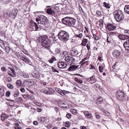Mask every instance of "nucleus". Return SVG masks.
Segmentation results:
<instances>
[{"label": "nucleus", "mask_w": 129, "mask_h": 129, "mask_svg": "<svg viewBox=\"0 0 129 129\" xmlns=\"http://www.w3.org/2000/svg\"><path fill=\"white\" fill-rule=\"evenodd\" d=\"M62 23L69 26H73L75 25L76 20L74 18L70 17H66L62 19Z\"/></svg>", "instance_id": "1"}, {"label": "nucleus", "mask_w": 129, "mask_h": 129, "mask_svg": "<svg viewBox=\"0 0 129 129\" xmlns=\"http://www.w3.org/2000/svg\"><path fill=\"white\" fill-rule=\"evenodd\" d=\"M58 36L59 40L63 42L67 41L70 38V35L69 33L64 30L60 31Z\"/></svg>", "instance_id": "2"}, {"label": "nucleus", "mask_w": 129, "mask_h": 129, "mask_svg": "<svg viewBox=\"0 0 129 129\" xmlns=\"http://www.w3.org/2000/svg\"><path fill=\"white\" fill-rule=\"evenodd\" d=\"M51 41V39L47 38V36L46 35L42 37L39 39V42L41 43V45L47 48L49 46Z\"/></svg>", "instance_id": "3"}, {"label": "nucleus", "mask_w": 129, "mask_h": 129, "mask_svg": "<svg viewBox=\"0 0 129 129\" xmlns=\"http://www.w3.org/2000/svg\"><path fill=\"white\" fill-rule=\"evenodd\" d=\"M36 21L38 22V24L39 25V26H41V27L42 26H41V25H44L48 23V20L47 18L42 15H39L38 18H36Z\"/></svg>", "instance_id": "4"}, {"label": "nucleus", "mask_w": 129, "mask_h": 129, "mask_svg": "<svg viewBox=\"0 0 129 129\" xmlns=\"http://www.w3.org/2000/svg\"><path fill=\"white\" fill-rule=\"evenodd\" d=\"M114 18L117 21L119 22L123 19L124 18L123 14L120 10H116L113 13Z\"/></svg>", "instance_id": "5"}, {"label": "nucleus", "mask_w": 129, "mask_h": 129, "mask_svg": "<svg viewBox=\"0 0 129 129\" xmlns=\"http://www.w3.org/2000/svg\"><path fill=\"white\" fill-rule=\"evenodd\" d=\"M30 25L29 26V30L30 31L39 30L41 29V26L34 21L30 22Z\"/></svg>", "instance_id": "6"}, {"label": "nucleus", "mask_w": 129, "mask_h": 129, "mask_svg": "<svg viewBox=\"0 0 129 129\" xmlns=\"http://www.w3.org/2000/svg\"><path fill=\"white\" fill-rule=\"evenodd\" d=\"M64 59L70 65L74 64L75 62V58L71 56H68L65 57Z\"/></svg>", "instance_id": "7"}, {"label": "nucleus", "mask_w": 129, "mask_h": 129, "mask_svg": "<svg viewBox=\"0 0 129 129\" xmlns=\"http://www.w3.org/2000/svg\"><path fill=\"white\" fill-rule=\"evenodd\" d=\"M112 54L114 58H118L121 54V49L119 48L118 49H116L112 52Z\"/></svg>", "instance_id": "8"}, {"label": "nucleus", "mask_w": 129, "mask_h": 129, "mask_svg": "<svg viewBox=\"0 0 129 129\" xmlns=\"http://www.w3.org/2000/svg\"><path fill=\"white\" fill-rule=\"evenodd\" d=\"M116 96L117 99L120 100H123L125 98L124 94L122 91L120 90H117Z\"/></svg>", "instance_id": "9"}, {"label": "nucleus", "mask_w": 129, "mask_h": 129, "mask_svg": "<svg viewBox=\"0 0 129 129\" xmlns=\"http://www.w3.org/2000/svg\"><path fill=\"white\" fill-rule=\"evenodd\" d=\"M58 104L59 106L62 108H67L68 106V105L67 103L63 101H62L61 100H58Z\"/></svg>", "instance_id": "10"}, {"label": "nucleus", "mask_w": 129, "mask_h": 129, "mask_svg": "<svg viewBox=\"0 0 129 129\" xmlns=\"http://www.w3.org/2000/svg\"><path fill=\"white\" fill-rule=\"evenodd\" d=\"M46 13L47 14L52 16V17H54L55 18H56L57 17L53 9L51 8H49L47 9Z\"/></svg>", "instance_id": "11"}, {"label": "nucleus", "mask_w": 129, "mask_h": 129, "mask_svg": "<svg viewBox=\"0 0 129 129\" xmlns=\"http://www.w3.org/2000/svg\"><path fill=\"white\" fill-rule=\"evenodd\" d=\"M116 28V26H114L113 24L110 23H108L106 26V29L109 31L114 30Z\"/></svg>", "instance_id": "12"}, {"label": "nucleus", "mask_w": 129, "mask_h": 129, "mask_svg": "<svg viewBox=\"0 0 129 129\" xmlns=\"http://www.w3.org/2000/svg\"><path fill=\"white\" fill-rule=\"evenodd\" d=\"M58 67L59 68L63 69L67 68V64L63 62H59L57 63Z\"/></svg>", "instance_id": "13"}, {"label": "nucleus", "mask_w": 129, "mask_h": 129, "mask_svg": "<svg viewBox=\"0 0 129 129\" xmlns=\"http://www.w3.org/2000/svg\"><path fill=\"white\" fill-rule=\"evenodd\" d=\"M53 49V48H51V49L50 48L49 50L54 54H56L60 53V50L59 48H56L54 50Z\"/></svg>", "instance_id": "14"}, {"label": "nucleus", "mask_w": 129, "mask_h": 129, "mask_svg": "<svg viewBox=\"0 0 129 129\" xmlns=\"http://www.w3.org/2000/svg\"><path fill=\"white\" fill-rule=\"evenodd\" d=\"M117 36L119 39L121 40L127 39L129 38V36H128L121 34H119Z\"/></svg>", "instance_id": "15"}, {"label": "nucleus", "mask_w": 129, "mask_h": 129, "mask_svg": "<svg viewBox=\"0 0 129 129\" xmlns=\"http://www.w3.org/2000/svg\"><path fill=\"white\" fill-rule=\"evenodd\" d=\"M124 47L126 50L129 52V40L126 41L123 44Z\"/></svg>", "instance_id": "16"}, {"label": "nucleus", "mask_w": 129, "mask_h": 129, "mask_svg": "<svg viewBox=\"0 0 129 129\" xmlns=\"http://www.w3.org/2000/svg\"><path fill=\"white\" fill-rule=\"evenodd\" d=\"M103 98L101 96H99L96 101V104L98 105L102 104L103 102Z\"/></svg>", "instance_id": "17"}, {"label": "nucleus", "mask_w": 129, "mask_h": 129, "mask_svg": "<svg viewBox=\"0 0 129 129\" xmlns=\"http://www.w3.org/2000/svg\"><path fill=\"white\" fill-rule=\"evenodd\" d=\"M23 61L27 63L28 64L30 65L33 66V64L31 61L29 60L27 57L26 56H25L23 60Z\"/></svg>", "instance_id": "18"}, {"label": "nucleus", "mask_w": 129, "mask_h": 129, "mask_svg": "<svg viewBox=\"0 0 129 129\" xmlns=\"http://www.w3.org/2000/svg\"><path fill=\"white\" fill-rule=\"evenodd\" d=\"M78 67V66L75 65L70 66L68 69L70 71H75Z\"/></svg>", "instance_id": "19"}, {"label": "nucleus", "mask_w": 129, "mask_h": 129, "mask_svg": "<svg viewBox=\"0 0 129 129\" xmlns=\"http://www.w3.org/2000/svg\"><path fill=\"white\" fill-rule=\"evenodd\" d=\"M33 76L35 78L38 79L40 75L38 72L35 71L32 74Z\"/></svg>", "instance_id": "20"}, {"label": "nucleus", "mask_w": 129, "mask_h": 129, "mask_svg": "<svg viewBox=\"0 0 129 129\" xmlns=\"http://www.w3.org/2000/svg\"><path fill=\"white\" fill-rule=\"evenodd\" d=\"M53 10L57 17L58 14H59L60 12V10L59 8L57 6L55 7H54Z\"/></svg>", "instance_id": "21"}, {"label": "nucleus", "mask_w": 129, "mask_h": 129, "mask_svg": "<svg viewBox=\"0 0 129 129\" xmlns=\"http://www.w3.org/2000/svg\"><path fill=\"white\" fill-rule=\"evenodd\" d=\"M35 81L36 79H29L26 80V82H29L31 85H34L35 83Z\"/></svg>", "instance_id": "22"}, {"label": "nucleus", "mask_w": 129, "mask_h": 129, "mask_svg": "<svg viewBox=\"0 0 129 129\" xmlns=\"http://www.w3.org/2000/svg\"><path fill=\"white\" fill-rule=\"evenodd\" d=\"M1 120L2 121H4L9 117V116L5 114H2L1 115Z\"/></svg>", "instance_id": "23"}, {"label": "nucleus", "mask_w": 129, "mask_h": 129, "mask_svg": "<svg viewBox=\"0 0 129 129\" xmlns=\"http://www.w3.org/2000/svg\"><path fill=\"white\" fill-rule=\"evenodd\" d=\"M38 120L39 122L41 123H43L45 120V118L43 117H41L40 118H38Z\"/></svg>", "instance_id": "24"}, {"label": "nucleus", "mask_w": 129, "mask_h": 129, "mask_svg": "<svg viewBox=\"0 0 129 129\" xmlns=\"http://www.w3.org/2000/svg\"><path fill=\"white\" fill-rule=\"evenodd\" d=\"M84 115L86 117L89 118L92 116V115L90 113H89L88 111H85L84 113Z\"/></svg>", "instance_id": "25"}, {"label": "nucleus", "mask_w": 129, "mask_h": 129, "mask_svg": "<svg viewBox=\"0 0 129 129\" xmlns=\"http://www.w3.org/2000/svg\"><path fill=\"white\" fill-rule=\"evenodd\" d=\"M54 56L51 57L49 60H48V61L51 63H53V62L56 60Z\"/></svg>", "instance_id": "26"}, {"label": "nucleus", "mask_w": 129, "mask_h": 129, "mask_svg": "<svg viewBox=\"0 0 129 129\" xmlns=\"http://www.w3.org/2000/svg\"><path fill=\"white\" fill-rule=\"evenodd\" d=\"M124 11L125 12L129 14V5H126L124 8Z\"/></svg>", "instance_id": "27"}, {"label": "nucleus", "mask_w": 129, "mask_h": 129, "mask_svg": "<svg viewBox=\"0 0 129 129\" xmlns=\"http://www.w3.org/2000/svg\"><path fill=\"white\" fill-rule=\"evenodd\" d=\"M71 53L75 56L77 55L78 53V51L75 50H72L71 51Z\"/></svg>", "instance_id": "28"}, {"label": "nucleus", "mask_w": 129, "mask_h": 129, "mask_svg": "<svg viewBox=\"0 0 129 129\" xmlns=\"http://www.w3.org/2000/svg\"><path fill=\"white\" fill-rule=\"evenodd\" d=\"M9 101H11L9 103V105L11 107H13L14 105V101L11 100H9Z\"/></svg>", "instance_id": "29"}, {"label": "nucleus", "mask_w": 129, "mask_h": 129, "mask_svg": "<svg viewBox=\"0 0 129 129\" xmlns=\"http://www.w3.org/2000/svg\"><path fill=\"white\" fill-rule=\"evenodd\" d=\"M42 92L47 94H50L49 93V91H47V90L45 88L43 89L42 90Z\"/></svg>", "instance_id": "30"}, {"label": "nucleus", "mask_w": 129, "mask_h": 129, "mask_svg": "<svg viewBox=\"0 0 129 129\" xmlns=\"http://www.w3.org/2000/svg\"><path fill=\"white\" fill-rule=\"evenodd\" d=\"M15 101L18 103H20L22 102L23 100L22 98L19 97L16 98L15 100Z\"/></svg>", "instance_id": "31"}, {"label": "nucleus", "mask_w": 129, "mask_h": 129, "mask_svg": "<svg viewBox=\"0 0 129 129\" xmlns=\"http://www.w3.org/2000/svg\"><path fill=\"white\" fill-rule=\"evenodd\" d=\"M87 41V39H84L82 40V42L81 43L82 45L83 46H85L86 45Z\"/></svg>", "instance_id": "32"}, {"label": "nucleus", "mask_w": 129, "mask_h": 129, "mask_svg": "<svg viewBox=\"0 0 129 129\" xmlns=\"http://www.w3.org/2000/svg\"><path fill=\"white\" fill-rule=\"evenodd\" d=\"M17 56L18 58L23 60L25 57V56H24V55H22L20 54H19L17 55Z\"/></svg>", "instance_id": "33"}, {"label": "nucleus", "mask_w": 129, "mask_h": 129, "mask_svg": "<svg viewBox=\"0 0 129 129\" xmlns=\"http://www.w3.org/2000/svg\"><path fill=\"white\" fill-rule=\"evenodd\" d=\"M104 6V7L106 8H110V5H109L108 4H107L105 2L103 3Z\"/></svg>", "instance_id": "34"}, {"label": "nucleus", "mask_w": 129, "mask_h": 129, "mask_svg": "<svg viewBox=\"0 0 129 129\" xmlns=\"http://www.w3.org/2000/svg\"><path fill=\"white\" fill-rule=\"evenodd\" d=\"M61 93H60L59 94H60L62 95L63 96L64 95H66V94L67 93L66 92H68V91H66L64 90L62 91L61 90V91H60Z\"/></svg>", "instance_id": "35"}, {"label": "nucleus", "mask_w": 129, "mask_h": 129, "mask_svg": "<svg viewBox=\"0 0 129 129\" xmlns=\"http://www.w3.org/2000/svg\"><path fill=\"white\" fill-rule=\"evenodd\" d=\"M7 87L9 89H12L13 88V85L10 83H9L7 84Z\"/></svg>", "instance_id": "36"}, {"label": "nucleus", "mask_w": 129, "mask_h": 129, "mask_svg": "<svg viewBox=\"0 0 129 129\" xmlns=\"http://www.w3.org/2000/svg\"><path fill=\"white\" fill-rule=\"evenodd\" d=\"M10 48L9 47L6 46L5 47V51L6 52L8 53H9L10 52Z\"/></svg>", "instance_id": "37"}, {"label": "nucleus", "mask_w": 129, "mask_h": 129, "mask_svg": "<svg viewBox=\"0 0 129 129\" xmlns=\"http://www.w3.org/2000/svg\"><path fill=\"white\" fill-rule=\"evenodd\" d=\"M28 96V98L30 100H32L34 98V96L31 95L30 94Z\"/></svg>", "instance_id": "38"}, {"label": "nucleus", "mask_w": 129, "mask_h": 129, "mask_svg": "<svg viewBox=\"0 0 129 129\" xmlns=\"http://www.w3.org/2000/svg\"><path fill=\"white\" fill-rule=\"evenodd\" d=\"M11 71L13 73V76H12V77H14L16 76V75L15 74V72L14 71V69L13 68H9Z\"/></svg>", "instance_id": "39"}, {"label": "nucleus", "mask_w": 129, "mask_h": 129, "mask_svg": "<svg viewBox=\"0 0 129 129\" xmlns=\"http://www.w3.org/2000/svg\"><path fill=\"white\" fill-rule=\"evenodd\" d=\"M71 112L73 114L75 115L77 113V111L74 109H71Z\"/></svg>", "instance_id": "40"}, {"label": "nucleus", "mask_w": 129, "mask_h": 129, "mask_svg": "<svg viewBox=\"0 0 129 129\" xmlns=\"http://www.w3.org/2000/svg\"><path fill=\"white\" fill-rule=\"evenodd\" d=\"M52 71L53 72H57L58 73H59V72L57 70L55 69V68L53 67H52Z\"/></svg>", "instance_id": "41"}, {"label": "nucleus", "mask_w": 129, "mask_h": 129, "mask_svg": "<svg viewBox=\"0 0 129 129\" xmlns=\"http://www.w3.org/2000/svg\"><path fill=\"white\" fill-rule=\"evenodd\" d=\"M21 81L20 80H18L16 82L17 85L18 86H20L21 85Z\"/></svg>", "instance_id": "42"}, {"label": "nucleus", "mask_w": 129, "mask_h": 129, "mask_svg": "<svg viewBox=\"0 0 129 129\" xmlns=\"http://www.w3.org/2000/svg\"><path fill=\"white\" fill-rule=\"evenodd\" d=\"M76 37H78L79 38H81L82 37V33L75 35Z\"/></svg>", "instance_id": "43"}, {"label": "nucleus", "mask_w": 129, "mask_h": 129, "mask_svg": "<svg viewBox=\"0 0 129 129\" xmlns=\"http://www.w3.org/2000/svg\"><path fill=\"white\" fill-rule=\"evenodd\" d=\"M100 24H99V26L101 27H102L103 25V21L101 20L99 21Z\"/></svg>", "instance_id": "44"}, {"label": "nucleus", "mask_w": 129, "mask_h": 129, "mask_svg": "<svg viewBox=\"0 0 129 129\" xmlns=\"http://www.w3.org/2000/svg\"><path fill=\"white\" fill-rule=\"evenodd\" d=\"M93 36L95 39V40H98L100 38L99 36H97L95 35V34H93Z\"/></svg>", "instance_id": "45"}, {"label": "nucleus", "mask_w": 129, "mask_h": 129, "mask_svg": "<svg viewBox=\"0 0 129 129\" xmlns=\"http://www.w3.org/2000/svg\"><path fill=\"white\" fill-rule=\"evenodd\" d=\"M23 76L25 78H28L29 77L28 75L27 74H24L23 75Z\"/></svg>", "instance_id": "46"}, {"label": "nucleus", "mask_w": 129, "mask_h": 129, "mask_svg": "<svg viewBox=\"0 0 129 129\" xmlns=\"http://www.w3.org/2000/svg\"><path fill=\"white\" fill-rule=\"evenodd\" d=\"M55 90L58 93H61L60 91H61V90L59 88H55Z\"/></svg>", "instance_id": "47"}, {"label": "nucleus", "mask_w": 129, "mask_h": 129, "mask_svg": "<svg viewBox=\"0 0 129 129\" xmlns=\"http://www.w3.org/2000/svg\"><path fill=\"white\" fill-rule=\"evenodd\" d=\"M110 34L111 35H116L118 34V33L117 32H111L110 33Z\"/></svg>", "instance_id": "48"}, {"label": "nucleus", "mask_w": 129, "mask_h": 129, "mask_svg": "<svg viewBox=\"0 0 129 129\" xmlns=\"http://www.w3.org/2000/svg\"><path fill=\"white\" fill-rule=\"evenodd\" d=\"M66 125L65 126L68 127H69L70 126V123L69 122L67 121L66 122Z\"/></svg>", "instance_id": "49"}, {"label": "nucleus", "mask_w": 129, "mask_h": 129, "mask_svg": "<svg viewBox=\"0 0 129 129\" xmlns=\"http://www.w3.org/2000/svg\"><path fill=\"white\" fill-rule=\"evenodd\" d=\"M107 42L110 43L111 42V38H109L108 36L107 35Z\"/></svg>", "instance_id": "50"}, {"label": "nucleus", "mask_w": 129, "mask_h": 129, "mask_svg": "<svg viewBox=\"0 0 129 129\" xmlns=\"http://www.w3.org/2000/svg\"><path fill=\"white\" fill-rule=\"evenodd\" d=\"M103 68L102 66H100L99 67V69L100 72H103Z\"/></svg>", "instance_id": "51"}, {"label": "nucleus", "mask_w": 129, "mask_h": 129, "mask_svg": "<svg viewBox=\"0 0 129 129\" xmlns=\"http://www.w3.org/2000/svg\"><path fill=\"white\" fill-rule=\"evenodd\" d=\"M95 77L94 76H92L91 77H90V78L91 81H93L95 80Z\"/></svg>", "instance_id": "52"}, {"label": "nucleus", "mask_w": 129, "mask_h": 129, "mask_svg": "<svg viewBox=\"0 0 129 129\" xmlns=\"http://www.w3.org/2000/svg\"><path fill=\"white\" fill-rule=\"evenodd\" d=\"M66 116L68 118H70L71 117V114L70 113H68L66 115Z\"/></svg>", "instance_id": "53"}, {"label": "nucleus", "mask_w": 129, "mask_h": 129, "mask_svg": "<svg viewBox=\"0 0 129 129\" xmlns=\"http://www.w3.org/2000/svg\"><path fill=\"white\" fill-rule=\"evenodd\" d=\"M94 114L96 118L99 119L100 118L101 116H100L99 115H98L97 113H95Z\"/></svg>", "instance_id": "54"}, {"label": "nucleus", "mask_w": 129, "mask_h": 129, "mask_svg": "<svg viewBox=\"0 0 129 129\" xmlns=\"http://www.w3.org/2000/svg\"><path fill=\"white\" fill-rule=\"evenodd\" d=\"M90 44H87L86 45V47L87 48V50H90Z\"/></svg>", "instance_id": "55"}, {"label": "nucleus", "mask_w": 129, "mask_h": 129, "mask_svg": "<svg viewBox=\"0 0 129 129\" xmlns=\"http://www.w3.org/2000/svg\"><path fill=\"white\" fill-rule=\"evenodd\" d=\"M96 13L97 15H99V16L101 15V12L98 10H97L96 12Z\"/></svg>", "instance_id": "56"}, {"label": "nucleus", "mask_w": 129, "mask_h": 129, "mask_svg": "<svg viewBox=\"0 0 129 129\" xmlns=\"http://www.w3.org/2000/svg\"><path fill=\"white\" fill-rule=\"evenodd\" d=\"M94 86L96 88H99L100 86V85L98 83H96L94 84Z\"/></svg>", "instance_id": "57"}, {"label": "nucleus", "mask_w": 129, "mask_h": 129, "mask_svg": "<svg viewBox=\"0 0 129 129\" xmlns=\"http://www.w3.org/2000/svg\"><path fill=\"white\" fill-rule=\"evenodd\" d=\"M10 92L9 91H8L6 92V95L7 97H9L10 96Z\"/></svg>", "instance_id": "58"}, {"label": "nucleus", "mask_w": 129, "mask_h": 129, "mask_svg": "<svg viewBox=\"0 0 129 129\" xmlns=\"http://www.w3.org/2000/svg\"><path fill=\"white\" fill-rule=\"evenodd\" d=\"M89 67H90L89 68L90 69H95V67L93 65L91 64L90 66H89Z\"/></svg>", "instance_id": "59"}, {"label": "nucleus", "mask_w": 129, "mask_h": 129, "mask_svg": "<svg viewBox=\"0 0 129 129\" xmlns=\"http://www.w3.org/2000/svg\"><path fill=\"white\" fill-rule=\"evenodd\" d=\"M7 79L8 80V82H11V79L10 77H8L7 78Z\"/></svg>", "instance_id": "60"}, {"label": "nucleus", "mask_w": 129, "mask_h": 129, "mask_svg": "<svg viewBox=\"0 0 129 129\" xmlns=\"http://www.w3.org/2000/svg\"><path fill=\"white\" fill-rule=\"evenodd\" d=\"M125 33L129 34V30H125L124 31Z\"/></svg>", "instance_id": "61"}, {"label": "nucleus", "mask_w": 129, "mask_h": 129, "mask_svg": "<svg viewBox=\"0 0 129 129\" xmlns=\"http://www.w3.org/2000/svg\"><path fill=\"white\" fill-rule=\"evenodd\" d=\"M54 110L57 113L59 111V109L58 107H56L54 108Z\"/></svg>", "instance_id": "62"}, {"label": "nucleus", "mask_w": 129, "mask_h": 129, "mask_svg": "<svg viewBox=\"0 0 129 129\" xmlns=\"http://www.w3.org/2000/svg\"><path fill=\"white\" fill-rule=\"evenodd\" d=\"M20 90L22 92L24 93L25 92V90L23 88H21L20 89Z\"/></svg>", "instance_id": "63"}, {"label": "nucleus", "mask_w": 129, "mask_h": 129, "mask_svg": "<svg viewBox=\"0 0 129 129\" xmlns=\"http://www.w3.org/2000/svg\"><path fill=\"white\" fill-rule=\"evenodd\" d=\"M81 129H87L86 127L85 126H81L80 127Z\"/></svg>", "instance_id": "64"}]
</instances>
